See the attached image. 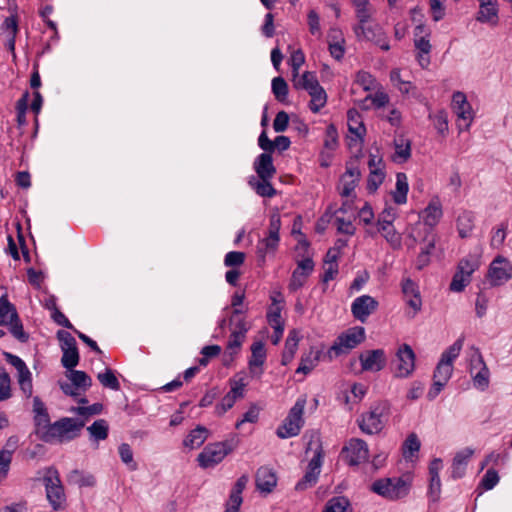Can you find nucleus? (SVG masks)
Returning <instances> with one entry per match:
<instances>
[{
	"label": "nucleus",
	"mask_w": 512,
	"mask_h": 512,
	"mask_svg": "<svg viewBox=\"0 0 512 512\" xmlns=\"http://www.w3.org/2000/svg\"><path fill=\"white\" fill-rule=\"evenodd\" d=\"M393 160L398 163H403L411 156V143L408 139L400 136L394 140Z\"/></svg>",
	"instance_id": "35"
},
{
	"label": "nucleus",
	"mask_w": 512,
	"mask_h": 512,
	"mask_svg": "<svg viewBox=\"0 0 512 512\" xmlns=\"http://www.w3.org/2000/svg\"><path fill=\"white\" fill-rule=\"evenodd\" d=\"M473 453V449L464 448L455 454L451 467L453 478H461L465 474L466 466Z\"/></svg>",
	"instance_id": "30"
},
{
	"label": "nucleus",
	"mask_w": 512,
	"mask_h": 512,
	"mask_svg": "<svg viewBox=\"0 0 512 512\" xmlns=\"http://www.w3.org/2000/svg\"><path fill=\"white\" fill-rule=\"evenodd\" d=\"M249 185L262 197H273L276 194V190L271 185L270 179H256L255 177H251Z\"/></svg>",
	"instance_id": "44"
},
{
	"label": "nucleus",
	"mask_w": 512,
	"mask_h": 512,
	"mask_svg": "<svg viewBox=\"0 0 512 512\" xmlns=\"http://www.w3.org/2000/svg\"><path fill=\"white\" fill-rule=\"evenodd\" d=\"M409 191L408 178L405 173L396 174L395 189L392 191L393 201L398 205H403L407 202V194Z\"/></svg>",
	"instance_id": "33"
},
{
	"label": "nucleus",
	"mask_w": 512,
	"mask_h": 512,
	"mask_svg": "<svg viewBox=\"0 0 512 512\" xmlns=\"http://www.w3.org/2000/svg\"><path fill=\"white\" fill-rule=\"evenodd\" d=\"M85 425L83 420L65 417L51 424L44 433L42 440L45 442H68L79 436Z\"/></svg>",
	"instance_id": "4"
},
{
	"label": "nucleus",
	"mask_w": 512,
	"mask_h": 512,
	"mask_svg": "<svg viewBox=\"0 0 512 512\" xmlns=\"http://www.w3.org/2000/svg\"><path fill=\"white\" fill-rule=\"evenodd\" d=\"M277 484V477L272 469L261 467L256 474V486L262 493H270Z\"/></svg>",
	"instance_id": "28"
},
{
	"label": "nucleus",
	"mask_w": 512,
	"mask_h": 512,
	"mask_svg": "<svg viewBox=\"0 0 512 512\" xmlns=\"http://www.w3.org/2000/svg\"><path fill=\"white\" fill-rule=\"evenodd\" d=\"M266 360V349L264 343L256 341L251 346V357L248 362L249 372L252 377L259 378L263 369L262 366Z\"/></svg>",
	"instance_id": "22"
},
{
	"label": "nucleus",
	"mask_w": 512,
	"mask_h": 512,
	"mask_svg": "<svg viewBox=\"0 0 512 512\" xmlns=\"http://www.w3.org/2000/svg\"><path fill=\"white\" fill-rule=\"evenodd\" d=\"M245 253L240 251H231L225 255L224 264L227 267H239L244 263Z\"/></svg>",
	"instance_id": "64"
},
{
	"label": "nucleus",
	"mask_w": 512,
	"mask_h": 512,
	"mask_svg": "<svg viewBox=\"0 0 512 512\" xmlns=\"http://www.w3.org/2000/svg\"><path fill=\"white\" fill-rule=\"evenodd\" d=\"M475 226V216L471 211L464 210L456 219V228L461 238L470 237Z\"/></svg>",
	"instance_id": "31"
},
{
	"label": "nucleus",
	"mask_w": 512,
	"mask_h": 512,
	"mask_svg": "<svg viewBox=\"0 0 512 512\" xmlns=\"http://www.w3.org/2000/svg\"><path fill=\"white\" fill-rule=\"evenodd\" d=\"M361 177L358 166L347 164L344 174L340 177L337 190L341 197H356L355 189Z\"/></svg>",
	"instance_id": "16"
},
{
	"label": "nucleus",
	"mask_w": 512,
	"mask_h": 512,
	"mask_svg": "<svg viewBox=\"0 0 512 512\" xmlns=\"http://www.w3.org/2000/svg\"><path fill=\"white\" fill-rule=\"evenodd\" d=\"M343 453L349 465H359L369 458V449L367 443L359 438H352L343 448Z\"/></svg>",
	"instance_id": "17"
},
{
	"label": "nucleus",
	"mask_w": 512,
	"mask_h": 512,
	"mask_svg": "<svg viewBox=\"0 0 512 512\" xmlns=\"http://www.w3.org/2000/svg\"><path fill=\"white\" fill-rule=\"evenodd\" d=\"M452 373L453 366L445 364L441 361L438 362L433 375V384L427 394V397L430 400L435 399L440 394L442 389L450 380Z\"/></svg>",
	"instance_id": "19"
},
{
	"label": "nucleus",
	"mask_w": 512,
	"mask_h": 512,
	"mask_svg": "<svg viewBox=\"0 0 512 512\" xmlns=\"http://www.w3.org/2000/svg\"><path fill=\"white\" fill-rule=\"evenodd\" d=\"M464 344V338H458L451 346H449L442 354L439 361L453 366L454 360L459 356Z\"/></svg>",
	"instance_id": "48"
},
{
	"label": "nucleus",
	"mask_w": 512,
	"mask_h": 512,
	"mask_svg": "<svg viewBox=\"0 0 512 512\" xmlns=\"http://www.w3.org/2000/svg\"><path fill=\"white\" fill-rule=\"evenodd\" d=\"M420 446L421 443L417 435L415 433L409 434L402 445V455L404 459L412 461L419 452Z\"/></svg>",
	"instance_id": "42"
},
{
	"label": "nucleus",
	"mask_w": 512,
	"mask_h": 512,
	"mask_svg": "<svg viewBox=\"0 0 512 512\" xmlns=\"http://www.w3.org/2000/svg\"><path fill=\"white\" fill-rule=\"evenodd\" d=\"M6 361L17 371V381L23 394L29 398L33 393L32 374L25 362L11 353H4Z\"/></svg>",
	"instance_id": "14"
},
{
	"label": "nucleus",
	"mask_w": 512,
	"mask_h": 512,
	"mask_svg": "<svg viewBox=\"0 0 512 512\" xmlns=\"http://www.w3.org/2000/svg\"><path fill=\"white\" fill-rule=\"evenodd\" d=\"M11 320H17V312L6 296L0 298V325H8Z\"/></svg>",
	"instance_id": "47"
},
{
	"label": "nucleus",
	"mask_w": 512,
	"mask_h": 512,
	"mask_svg": "<svg viewBox=\"0 0 512 512\" xmlns=\"http://www.w3.org/2000/svg\"><path fill=\"white\" fill-rule=\"evenodd\" d=\"M366 332L362 326H354L340 333L327 351L330 360L347 355L351 350L364 342Z\"/></svg>",
	"instance_id": "3"
},
{
	"label": "nucleus",
	"mask_w": 512,
	"mask_h": 512,
	"mask_svg": "<svg viewBox=\"0 0 512 512\" xmlns=\"http://www.w3.org/2000/svg\"><path fill=\"white\" fill-rule=\"evenodd\" d=\"M480 8L476 20L495 26L498 23V8L496 2L491 0H479Z\"/></svg>",
	"instance_id": "27"
},
{
	"label": "nucleus",
	"mask_w": 512,
	"mask_h": 512,
	"mask_svg": "<svg viewBox=\"0 0 512 512\" xmlns=\"http://www.w3.org/2000/svg\"><path fill=\"white\" fill-rule=\"evenodd\" d=\"M279 235L269 234L257 244V253L264 260L265 256L274 253L279 244Z\"/></svg>",
	"instance_id": "41"
},
{
	"label": "nucleus",
	"mask_w": 512,
	"mask_h": 512,
	"mask_svg": "<svg viewBox=\"0 0 512 512\" xmlns=\"http://www.w3.org/2000/svg\"><path fill=\"white\" fill-rule=\"evenodd\" d=\"M318 359V352L310 350L307 354L302 356L301 362L296 370V373H303L305 375L310 373L316 367Z\"/></svg>",
	"instance_id": "50"
},
{
	"label": "nucleus",
	"mask_w": 512,
	"mask_h": 512,
	"mask_svg": "<svg viewBox=\"0 0 512 512\" xmlns=\"http://www.w3.org/2000/svg\"><path fill=\"white\" fill-rule=\"evenodd\" d=\"M312 451L313 456L309 460L306 472L303 478L298 481L295 489L304 491L314 486L318 480L323 464L324 452L318 439L311 440L308 444L307 453Z\"/></svg>",
	"instance_id": "5"
},
{
	"label": "nucleus",
	"mask_w": 512,
	"mask_h": 512,
	"mask_svg": "<svg viewBox=\"0 0 512 512\" xmlns=\"http://www.w3.org/2000/svg\"><path fill=\"white\" fill-rule=\"evenodd\" d=\"M119 456L121 461L131 470L137 469V463L134 461V454L132 448L127 443H122L118 447Z\"/></svg>",
	"instance_id": "53"
},
{
	"label": "nucleus",
	"mask_w": 512,
	"mask_h": 512,
	"mask_svg": "<svg viewBox=\"0 0 512 512\" xmlns=\"http://www.w3.org/2000/svg\"><path fill=\"white\" fill-rule=\"evenodd\" d=\"M92 439L96 441L105 440L108 437L109 425L106 420L98 419L87 428Z\"/></svg>",
	"instance_id": "49"
},
{
	"label": "nucleus",
	"mask_w": 512,
	"mask_h": 512,
	"mask_svg": "<svg viewBox=\"0 0 512 512\" xmlns=\"http://www.w3.org/2000/svg\"><path fill=\"white\" fill-rule=\"evenodd\" d=\"M355 82L359 84L365 91L374 90L377 86L375 78L366 71H360L356 75Z\"/></svg>",
	"instance_id": "59"
},
{
	"label": "nucleus",
	"mask_w": 512,
	"mask_h": 512,
	"mask_svg": "<svg viewBox=\"0 0 512 512\" xmlns=\"http://www.w3.org/2000/svg\"><path fill=\"white\" fill-rule=\"evenodd\" d=\"M355 14L358 20V22L355 25H364L370 22L374 14V8L370 4L361 7H356Z\"/></svg>",
	"instance_id": "60"
},
{
	"label": "nucleus",
	"mask_w": 512,
	"mask_h": 512,
	"mask_svg": "<svg viewBox=\"0 0 512 512\" xmlns=\"http://www.w3.org/2000/svg\"><path fill=\"white\" fill-rule=\"evenodd\" d=\"M267 320L271 327H279L284 325L281 318V307L276 302L275 298H273V303L269 307L267 313Z\"/></svg>",
	"instance_id": "57"
},
{
	"label": "nucleus",
	"mask_w": 512,
	"mask_h": 512,
	"mask_svg": "<svg viewBox=\"0 0 512 512\" xmlns=\"http://www.w3.org/2000/svg\"><path fill=\"white\" fill-rule=\"evenodd\" d=\"M467 362L474 387L480 391H485L490 383V371L477 347L471 346L468 349Z\"/></svg>",
	"instance_id": "6"
},
{
	"label": "nucleus",
	"mask_w": 512,
	"mask_h": 512,
	"mask_svg": "<svg viewBox=\"0 0 512 512\" xmlns=\"http://www.w3.org/2000/svg\"><path fill=\"white\" fill-rule=\"evenodd\" d=\"M356 218L355 214H351L348 216L335 215V222L337 225V230L340 233L346 235H353L355 233V227L353 225V220Z\"/></svg>",
	"instance_id": "52"
},
{
	"label": "nucleus",
	"mask_w": 512,
	"mask_h": 512,
	"mask_svg": "<svg viewBox=\"0 0 512 512\" xmlns=\"http://www.w3.org/2000/svg\"><path fill=\"white\" fill-rule=\"evenodd\" d=\"M311 100L309 103V107L312 112H319L327 103V94L323 87L318 86L315 89L308 92Z\"/></svg>",
	"instance_id": "46"
},
{
	"label": "nucleus",
	"mask_w": 512,
	"mask_h": 512,
	"mask_svg": "<svg viewBox=\"0 0 512 512\" xmlns=\"http://www.w3.org/2000/svg\"><path fill=\"white\" fill-rule=\"evenodd\" d=\"M452 109L457 115V127L459 131L469 130L474 120V111L464 93L458 91L453 94Z\"/></svg>",
	"instance_id": "11"
},
{
	"label": "nucleus",
	"mask_w": 512,
	"mask_h": 512,
	"mask_svg": "<svg viewBox=\"0 0 512 512\" xmlns=\"http://www.w3.org/2000/svg\"><path fill=\"white\" fill-rule=\"evenodd\" d=\"M384 178L385 172L382 167H376L375 169H372L368 177L367 189L370 192H375L384 181Z\"/></svg>",
	"instance_id": "56"
},
{
	"label": "nucleus",
	"mask_w": 512,
	"mask_h": 512,
	"mask_svg": "<svg viewBox=\"0 0 512 512\" xmlns=\"http://www.w3.org/2000/svg\"><path fill=\"white\" fill-rule=\"evenodd\" d=\"M359 360L362 370L370 372L381 371L387 362V357L382 349L368 350L360 354Z\"/></svg>",
	"instance_id": "20"
},
{
	"label": "nucleus",
	"mask_w": 512,
	"mask_h": 512,
	"mask_svg": "<svg viewBox=\"0 0 512 512\" xmlns=\"http://www.w3.org/2000/svg\"><path fill=\"white\" fill-rule=\"evenodd\" d=\"M103 406L100 403H95L90 406H79L71 408V412L78 414L84 417H90L93 415H98L102 412Z\"/></svg>",
	"instance_id": "61"
},
{
	"label": "nucleus",
	"mask_w": 512,
	"mask_h": 512,
	"mask_svg": "<svg viewBox=\"0 0 512 512\" xmlns=\"http://www.w3.org/2000/svg\"><path fill=\"white\" fill-rule=\"evenodd\" d=\"M377 232L385 239V241L394 250H398L402 246V234L397 231L393 223L384 221L383 224H376Z\"/></svg>",
	"instance_id": "25"
},
{
	"label": "nucleus",
	"mask_w": 512,
	"mask_h": 512,
	"mask_svg": "<svg viewBox=\"0 0 512 512\" xmlns=\"http://www.w3.org/2000/svg\"><path fill=\"white\" fill-rule=\"evenodd\" d=\"M299 341V333L296 330L290 331L285 341V347L282 353L281 363L283 365H288L293 360L298 349Z\"/></svg>",
	"instance_id": "34"
},
{
	"label": "nucleus",
	"mask_w": 512,
	"mask_h": 512,
	"mask_svg": "<svg viewBox=\"0 0 512 512\" xmlns=\"http://www.w3.org/2000/svg\"><path fill=\"white\" fill-rule=\"evenodd\" d=\"M254 169L260 179H272L276 173L270 153L260 154L255 162Z\"/></svg>",
	"instance_id": "26"
},
{
	"label": "nucleus",
	"mask_w": 512,
	"mask_h": 512,
	"mask_svg": "<svg viewBox=\"0 0 512 512\" xmlns=\"http://www.w3.org/2000/svg\"><path fill=\"white\" fill-rule=\"evenodd\" d=\"M314 270V262L310 258L302 259L298 262L297 268L293 271L289 289L291 291H297L305 284L307 278Z\"/></svg>",
	"instance_id": "21"
},
{
	"label": "nucleus",
	"mask_w": 512,
	"mask_h": 512,
	"mask_svg": "<svg viewBox=\"0 0 512 512\" xmlns=\"http://www.w3.org/2000/svg\"><path fill=\"white\" fill-rule=\"evenodd\" d=\"M230 390L227 395L232 397V399L236 402L239 399H242L245 394V388L247 386V382L245 381V376L243 373H239L235 375L229 381Z\"/></svg>",
	"instance_id": "39"
},
{
	"label": "nucleus",
	"mask_w": 512,
	"mask_h": 512,
	"mask_svg": "<svg viewBox=\"0 0 512 512\" xmlns=\"http://www.w3.org/2000/svg\"><path fill=\"white\" fill-rule=\"evenodd\" d=\"M33 412L36 431L42 439L44 433H46L51 426V423L47 409L39 397L33 398Z\"/></svg>",
	"instance_id": "23"
},
{
	"label": "nucleus",
	"mask_w": 512,
	"mask_h": 512,
	"mask_svg": "<svg viewBox=\"0 0 512 512\" xmlns=\"http://www.w3.org/2000/svg\"><path fill=\"white\" fill-rule=\"evenodd\" d=\"M488 280L492 286H500L509 281L512 277V265L504 257H496L490 264Z\"/></svg>",
	"instance_id": "15"
},
{
	"label": "nucleus",
	"mask_w": 512,
	"mask_h": 512,
	"mask_svg": "<svg viewBox=\"0 0 512 512\" xmlns=\"http://www.w3.org/2000/svg\"><path fill=\"white\" fill-rule=\"evenodd\" d=\"M293 85L296 89H304L307 92L320 86L315 74L309 71L293 76Z\"/></svg>",
	"instance_id": "38"
},
{
	"label": "nucleus",
	"mask_w": 512,
	"mask_h": 512,
	"mask_svg": "<svg viewBox=\"0 0 512 512\" xmlns=\"http://www.w3.org/2000/svg\"><path fill=\"white\" fill-rule=\"evenodd\" d=\"M238 445V440L232 438L222 442L208 444L198 455V463L202 468H213L229 454Z\"/></svg>",
	"instance_id": "7"
},
{
	"label": "nucleus",
	"mask_w": 512,
	"mask_h": 512,
	"mask_svg": "<svg viewBox=\"0 0 512 512\" xmlns=\"http://www.w3.org/2000/svg\"><path fill=\"white\" fill-rule=\"evenodd\" d=\"M429 118L432 120L438 133L444 136L448 131L447 113L444 110H440L435 114H429Z\"/></svg>",
	"instance_id": "55"
},
{
	"label": "nucleus",
	"mask_w": 512,
	"mask_h": 512,
	"mask_svg": "<svg viewBox=\"0 0 512 512\" xmlns=\"http://www.w3.org/2000/svg\"><path fill=\"white\" fill-rule=\"evenodd\" d=\"M443 216V209L441 201L438 197H434L430 200L425 209L420 213L425 225L429 227H435Z\"/></svg>",
	"instance_id": "24"
},
{
	"label": "nucleus",
	"mask_w": 512,
	"mask_h": 512,
	"mask_svg": "<svg viewBox=\"0 0 512 512\" xmlns=\"http://www.w3.org/2000/svg\"><path fill=\"white\" fill-rule=\"evenodd\" d=\"M66 377L74 386L80 388L82 392L87 391L92 385V379L84 371L74 370V368H72L71 370H67Z\"/></svg>",
	"instance_id": "36"
},
{
	"label": "nucleus",
	"mask_w": 512,
	"mask_h": 512,
	"mask_svg": "<svg viewBox=\"0 0 512 512\" xmlns=\"http://www.w3.org/2000/svg\"><path fill=\"white\" fill-rule=\"evenodd\" d=\"M272 92L276 99L284 101L288 95V85L282 77H275L272 80Z\"/></svg>",
	"instance_id": "58"
},
{
	"label": "nucleus",
	"mask_w": 512,
	"mask_h": 512,
	"mask_svg": "<svg viewBox=\"0 0 512 512\" xmlns=\"http://www.w3.org/2000/svg\"><path fill=\"white\" fill-rule=\"evenodd\" d=\"M480 263V254H470L459 262L458 271L463 272L465 276L471 279V275L479 268Z\"/></svg>",
	"instance_id": "45"
},
{
	"label": "nucleus",
	"mask_w": 512,
	"mask_h": 512,
	"mask_svg": "<svg viewBox=\"0 0 512 512\" xmlns=\"http://www.w3.org/2000/svg\"><path fill=\"white\" fill-rule=\"evenodd\" d=\"M306 402V396H301L296 400L283 424L277 428L276 434L279 438L287 439L299 434L304 424L303 413Z\"/></svg>",
	"instance_id": "8"
},
{
	"label": "nucleus",
	"mask_w": 512,
	"mask_h": 512,
	"mask_svg": "<svg viewBox=\"0 0 512 512\" xmlns=\"http://www.w3.org/2000/svg\"><path fill=\"white\" fill-rule=\"evenodd\" d=\"M378 301L370 295H361L354 299L351 304V313L355 319L365 323L370 315L378 308Z\"/></svg>",
	"instance_id": "18"
},
{
	"label": "nucleus",
	"mask_w": 512,
	"mask_h": 512,
	"mask_svg": "<svg viewBox=\"0 0 512 512\" xmlns=\"http://www.w3.org/2000/svg\"><path fill=\"white\" fill-rule=\"evenodd\" d=\"M57 338L60 341L62 350L61 363L64 368L71 370L79 363V352L75 338L67 331L60 330L57 332Z\"/></svg>",
	"instance_id": "12"
},
{
	"label": "nucleus",
	"mask_w": 512,
	"mask_h": 512,
	"mask_svg": "<svg viewBox=\"0 0 512 512\" xmlns=\"http://www.w3.org/2000/svg\"><path fill=\"white\" fill-rule=\"evenodd\" d=\"M208 436V430L203 426H197L184 440V446L195 449L200 447Z\"/></svg>",
	"instance_id": "40"
},
{
	"label": "nucleus",
	"mask_w": 512,
	"mask_h": 512,
	"mask_svg": "<svg viewBox=\"0 0 512 512\" xmlns=\"http://www.w3.org/2000/svg\"><path fill=\"white\" fill-rule=\"evenodd\" d=\"M12 461V452L8 450L0 451V482L6 479L10 464Z\"/></svg>",
	"instance_id": "62"
},
{
	"label": "nucleus",
	"mask_w": 512,
	"mask_h": 512,
	"mask_svg": "<svg viewBox=\"0 0 512 512\" xmlns=\"http://www.w3.org/2000/svg\"><path fill=\"white\" fill-rule=\"evenodd\" d=\"M322 512H352V506L347 497L334 496L326 502Z\"/></svg>",
	"instance_id": "37"
},
{
	"label": "nucleus",
	"mask_w": 512,
	"mask_h": 512,
	"mask_svg": "<svg viewBox=\"0 0 512 512\" xmlns=\"http://www.w3.org/2000/svg\"><path fill=\"white\" fill-rule=\"evenodd\" d=\"M411 481L407 477H384L375 480L370 490L389 501H398L408 496Z\"/></svg>",
	"instance_id": "2"
},
{
	"label": "nucleus",
	"mask_w": 512,
	"mask_h": 512,
	"mask_svg": "<svg viewBox=\"0 0 512 512\" xmlns=\"http://www.w3.org/2000/svg\"><path fill=\"white\" fill-rule=\"evenodd\" d=\"M46 488V496L54 510L64 508L66 497L63 486L58 475L54 469H49L43 479Z\"/></svg>",
	"instance_id": "10"
},
{
	"label": "nucleus",
	"mask_w": 512,
	"mask_h": 512,
	"mask_svg": "<svg viewBox=\"0 0 512 512\" xmlns=\"http://www.w3.org/2000/svg\"><path fill=\"white\" fill-rule=\"evenodd\" d=\"M246 336H244L241 333H232L230 334L227 347H226V353L224 355L225 362L232 361L234 356L237 355L241 349V346L245 340Z\"/></svg>",
	"instance_id": "43"
},
{
	"label": "nucleus",
	"mask_w": 512,
	"mask_h": 512,
	"mask_svg": "<svg viewBox=\"0 0 512 512\" xmlns=\"http://www.w3.org/2000/svg\"><path fill=\"white\" fill-rule=\"evenodd\" d=\"M416 355L412 347L406 343L401 344L395 352L392 361V371L395 378H409L415 370Z\"/></svg>",
	"instance_id": "9"
},
{
	"label": "nucleus",
	"mask_w": 512,
	"mask_h": 512,
	"mask_svg": "<svg viewBox=\"0 0 512 512\" xmlns=\"http://www.w3.org/2000/svg\"><path fill=\"white\" fill-rule=\"evenodd\" d=\"M353 31L356 37L360 40L374 42L384 51L390 49L387 37L382 27L376 23L372 24L368 22L367 24L364 25H354Z\"/></svg>",
	"instance_id": "13"
},
{
	"label": "nucleus",
	"mask_w": 512,
	"mask_h": 512,
	"mask_svg": "<svg viewBox=\"0 0 512 512\" xmlns=\"http://www.w3.org/2000/svg\"><path fill=\"white\" fill-rule=\"evenodd\" d=\"M347 126L350 134L355 140L362 141L366 133V128L363 124L360 113L355 109H350L347 112Z\"/></svg>",
	"instance_id": "29"
},
{
	"label": "nucleus",
	"mask_w": 512,
	"mask_h": 512,
	"mask_svg": "<svg viewBox=\"0 0 512 512\" xmlns=\"http://www.w3.org/2000/svg\"><path fill=\"white\" fill-rule=\"evenodd\" d=\"M430 30L422 23H419L414 29V45L419 52L430 54L431 44L429 37Z\"/></svg>",
	"instance_id": "32"
},
{
	"label": "nucleus",
	"mask_w": 512,
	"mask_h": 512,
	"mask_svg": "<svg viewBox=\"0 0 512 512\" xmlns=\"http://www.w3.org/2000/svg\"><path fill=\"white\" fill-rule=\"evenodd\" d=\"M471 279L465 276L463 272L457 270L450 283V290L453 292H461L470 283Z\"/></svg>",
	"instance_id": "63"
},
{
	"label": "nucleus",
	"mask_w": 512,
	"mask_h": 512,
	"mask_svg": "<svg viewBox=\"0 0 512 512\" xmlns=\"http://www.w3.org/2000/svg\"><path fill=\"white\" fill-rule=\"evenodd\" d=\"M390 411L391 405L388 401L373 403L358 419L360 430L368 435L381 432L389 419Z\"/></svg>",
	"instance_id": "1"
},
{
	"label": "nucleus",
	"mask_w": 512,
	"mask_h": 512,
	"mask_svg": "<svg viewBox=\"0 0 512 512\" xmlns=\"http://www.w3.org/2000/svg\"><path fill=\"white\" fill-rule=\"evenodd\" d=\"M247 483H248L247 476L243 475L240 478H238V480L236 481V483L234 484V486L230 492V496H229V499L227 502L232 503L234 505L241 506V504L243 502L242 492L245 489Z\"/></svg>",
	"instance_id": "51"
},
{
	"label": "nucleus",
	"mask_w": 512,
	"mask_h": 512,
	"mask_svg": "<svg viewBox=\"0 0 512 512\" xmlns=\"http://www.w3.org/2000/svg\"><path fill=\"white\" fill-rule=\"evenodd\" d=\"M97 379L106 388L115 391L120 389V383L111 369H106L105 372L99 373Z\"/></svg>",
	"instance_id": "54"
}]
</instances>
